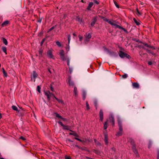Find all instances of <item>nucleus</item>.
Wrapping results in <instances>:
<instances>
[{
  "label": "nucleus",
  "instance_id": "nucleus-1",
  "mask_svg": "<svg viewBox=\"0 0 159 159\" xmlns=\"http://www.w3.org/2000/svg\"><path fill=\"white\" fill-rule=\"evenodd\" d=\"M128 141L130 142V144L132 145V150L133 152L136 155V157H139V155L136 148V145L134 139L131 138H129L128 139Z\"/></svg>",
  "mask_w": 159,
  "mask_h": 159
},
{
  "label": "nucleus",
  "instance_id": "nucleus-2",
  "mask_svg": "<svg viewBox=\"0 0 159 159\" xmlns=\"http://www.w3.org/2000/svg\"><path fill=\"white\" fill-rule=\"evenodd\" d=\"M44 92L45 95L47 96V99L48 101L50 100L51 97H53L55 98H56L55 95L53 93H50L49 91H44Z\"/></svg>",
  "mask_w": 159,
  "mask_h": 159
},
{
  "label": "nucleus",
  "instance_id": "nucleus-3",
  "mask_svg": "<svg viewBox=\"0 0 159 159\" xmlns=\"http://www.w3.org/2000/svg\"><path fill=\"white\" fill-rule=\"evenodd\" d=\"M103 20L106 22H108L109 24H111V25H114L115 26L116 28L120 29L121 27L118 25L117 24L114 23L113 22H111L110 20L107 19L105 18H103Z\"/></svg>",
  "mask_w": 159,
  "mask_h": 159
},
{
  "label": "nucleus",
  "instance_id": "nucleus-4",
  "mask_svg": "<svg viewBox=\"0 0 159 159\" xmlns=\"http://www.w3.org/2000/svg\"><path fill=\"white\" fill-rule=\"evenodd\" d=\"M60 58L63 61H65L66 60V58L65 56L64 52L63 50H61L59 52Z\"/></svg>",
  "mask_w": 159,
  "mask_h": 159
},
{
  "label": "nucleus",
  "instance_id": "nucleus-5",
  "mask_svg": "<svg viewBox=\"0 0 159 159\" xmlns=\"http://www.w3.org/2000/svg\"><path fill=\"white\" fill-rule=\"evenodd\" d=\"M85 39L84 43L85 44L87 43L89 41L90 39L91 38V35L89 33H86L85 35Z\"/></svg>",
  "mask_w": 159,
  "mask_h": 159
},
{
  "label": "nucleus",
  "instance_id": "nucleus-6",
  "mask_svg": "<svg viewBox=\"0 0 159 159\" xmlns=\"http://www.w3.org/2000/svg\"><path fill=\"white\" fill-rule=\"evenodd\" d=\"M97 21V17H93L92 20V22L90 24V25L91 27H93L95 24L96 22Z\"/></svg>",
  "mask_w": 159,
  "mask_h": 159
},
{
  "label": "nucleus",
  "instance_id": "nucleus-7",
  "mask_svg": "<svg viewBox=\"0 0 159 159\" xmlns=\"http://www.w3.org/2000/svg\"><path fill=\"white\" fill-rule=\"evenodd\" d=\"M100 120L102 121L103 120V112L102 109H100L99 113Z\"/></svg>",
  "mask_w": 159,
  "mask_h": 159
},
{
  "label": "nucleus",
  "instance_id": "nucleus-8",
  "mask_svg": "<svg viewBox=\"0 0 159 159\" xmlns=\"http://www.w3.org/2000/svg\"><path fill=\"white\" fill-rule=\"evenodd\" d=\"M104 140L106 144H107L108 143V135L107 133L104 132Z\"/></svg>",
  "mask_w": 159,
  "mask_h": 159
},
{
  "label": "nucleus",
  "instance_id": "nucleus-9",
  "mask_svg": "<svg viewBox=\"0 0 159 159\" xmlns=\"http://www.w3.org/2000/svg\"><path fill=\"white\" fill-rule=\"evenodd\" d=\"M47 55L50 58H53V56L52 54V52L51 50H49L47 52Z\"/></svg>",
  "mask_w": 159,
  "mask_h": 159
},
{
  "label": "nucleus",
  "instance_id": "nucleus-10",
  "mask_svg": "<svg viewBox=\"0 0 159 159\" xmlns=\"http://www.w3.org/2000/svg\"><path fill=\"white\" fill-rule=\"evenodd\" d=\"M126 53H125L121 51H120L119 52V55L121 58H124L125 57Z\"/></svg>",
  "mask_w": 159,
  "mask_h": 159
},
{
  "label": "nucleus",
  "instance_id": "nucleus-11",
  "mask_svg": "<svg viewBox=\"0 0 159 159\" xmlns=\"http://www.w3.org/2000/svg\"><path fill=\"white\" fill-rule=\"evenodd\" d=\"M70 131L72 132V133H70L69 134L72 135L75 137H78L79 136L78 134L75 131L71 130H70Z\"/></svg>",
  "mask_w": 159,
  "mask_h": 159
},
{
  "label": "nucleus",
  "instance_id": "nucleus-12",
  "mask_svg": "<svg viewBox=\"0 0 159 159\" xmlns=\"http://www.w3.org/2000/svg\"><path fill=\"white\" fill-rule=\"evenodd\" d=\"M110 120L112 122V126L115 125V120L114 117L111 116L109 118Z\"/></svg>",
  "mask_w": 159,
  "mask_h": 159
},
{
  "label": "nucleus",
  "instance_id": "nucleus-13",
  "mask_svg": "<svg viewBox=\"0 0 159 159\" xmlns=\"http://www.w3.org/2000/svg\"><path fill=\"white\" fill-rule=\"evenodd\" d=\"M68 82L69 83V85L71 86H73L74 85V83L71 81L70 77H69V79H68Z\"/></svg>",
  "mask_w": 159,
  "mask_h": 159
},
{
  "label": "nucleus",
  "instance_id": "nucleus-14",
  "mask_svg": "<svg viewBox=\"0 0 159 159\" xmlns=\"http://www.w3.org/2000/svg\"><path fill=\"white\" fill-rule=\"evenodd\" d=\"M132 85L134 88H139V85L137 83H133L132 84Z\"/></svg>",
  "mask_w": 159,
  "mask_h": 159
},
{
  "label": "nucleus",
  "instance_id": "nucleus-15",
  "mask_svg": "<svg viewBox=\"0 0 159 159\" xmlns=\"http://www.w3.org/2000/svg\"><path fill=\"white\" fill-rule=\"evenodd\" d=\"M1 40L2 41L3 43L5 45H7L8 44V42L7 40L4 38L2 37Z\"/></svg>",
  "mask_w": 159,
  "mask_h": 159
},
{
  "label": "nucleus",
  "instance_id": "nucleus-16",
  "mask_svg": "<svg viewBox=\"0 0 159 159\" xmlns=\"http://www.w3.org/2000/svg\"><path fill=\"white\" fill-rule=\"evenodd\" d=\"M93 2H89V5L87 8V9L88 10H90V8L93 6Z\"/></svg>",
  "mask_w": 159,
  "mask_h": 159
},
{
  "label": "nucleus",
  "instance_id": "nucleus-17",
  "mask_svg": "<svg viewBox=\"0 0 159 159\" xmlns=\"http://www.w3.org/2000/svg\"><path fill=\"white\" fill-rule=\"evenodd\" d=\"M74 93L75 96L76 97H77L78 96V94H77V89L76 87H75L74 88Z\"/></svg>",
  "mask_w": 159,
  "mask_h": 159
},
{
  "label": "nucleus",
  "instance_id": "nucleus-18",
  "mask_svg": "<svg viewBox=\"0 0 159 159\" xmlns=\"http://www.w3.org/2000/svg\"><path fill=\"white\" fill-rule=\"evenodd\" d=\"M38 75V74L35 72V71H34L33 72V78L34 79H35L37 77Z\"/></svg>",
  "mask_w": 159,
  "mask_h": 159
},
{
  "label": "nucleus",
  "instance_id": "nucleus-19",
  "mask_svg": "<svg viewBox=\"0 0 159 159\" xmlns=\"http://www.w3.org/2000/svg\"><path fill=\"white\" fill-rule=\"evenodd\" d=\"M107 125H108V123H107V121L105 122L104 124V125H103V128H104V129H106L107 128Z\"/></svg>",
  "mask_w": 159,
  "mask_h": 159
},
{
  "label": "nucleus",
  "instance_id": "nucleus-20",
  "mask_svg": "<svg viewBox=\"0 0 159 159\" xmlns=\"http://www.w3.org/2000/svg\"><path fill=\"white\" fill-rule=\"evenodd\" d=\"M2 73L4 75V76H5V77H7V74L6 72L5 71V70H4L3 68H2Z\"/></svg>",
  "mask_w": 159,
  "mask_h": 159
},
{
  "label": "nucleus",
  "instance_id": "nucleus-21",
  "mask_svg": "<svg viewBox=\"0 0 159 159\" xmlns=\"http://www.w3.org/2000/svg\"><path fill=\"white\" fill-rule=\"evenodd\" d=\"M9 23V21L7 20L4 22L1 25V26L2 27H4L5 26L7 25Z\"/></svg>",
  "mask_w": 159,
  "mask_h": 159
},
{
  "label": "nucleus",
  "instance_id": "nucleus-22",
  "mask_svg": "<svg viewBox=\"0 0 159 159\" xmlns=\"http://www.w3.org/2000/svg\"><path fill=\"white\" fill-rule=\"evenodd\" d=\"M1 49L6 54H7V49L6 47H4V46H3L2 47Z\"/></svg>",
  "mask_w": 159,
  "mask_h": 159
},
{
  "label": "nucleus",
  "instance_id": "nucleus-23",
  "mask_svg": "<svg viewBox=\"0 0 159 159\" xmlns=\"http://www.w3.org/2000/svg\"><path fill=\"white\" fill-rule=\"evenodd\" d=\"M39 57H42V56H43L42 54L43 53V50L41 49H40L39 51Z\"/></svg>",
  "mask_w": 159,
  "mask_h": 159
},
{
  "label": "nucleus",
  "instance_id": "nucleus-24",
  "mask_svg": "<svg viewBox=\"0 0 159 159\" xmlns=\"http://www.w3.org/2000/svg\"><path fill=\"white\" fill-rule=\"evenodd\" d=\"M11 107H12V108L13 110L16 111H17L18 112H19V111L17 107L16 106H14V105H13Z\"/></svg>",
  "mask_w": 159,
  "mask_h": 159
},
{
  "label": "nucleus",
  "instance_id": "nucleus-25",
  "mask_svg": "<svg viewBox=\"0 0 159 159\" xmlns=\"http://www.w3.org/2000/svg\"><path fill=\"white\" fill-rule=\"evenodd\" d=\"M76 20L80 23L82 22V20L80 16H78L76 17Z\"/></svg>",
  "mask_w": 159,
  "mask_h": 159
},
{
  "label": "nucleus",
  "instance_id": "nucleus-26",
  "mask_svg": "<svg viewBox=\"0 0 159 159\" xmlns=\"http://www.w3.org/2000/svg\"><path fill=\"white\" fill-rule=\"evenodd\" d=\"M69 126L67 125H64V126H63V129L65 130H69L70 129L68 128Z\"/></svg>",
  "mask_w": 159,
  "mask_h": 159
},
{
  "label": "nucleus",
  "instance_id": "nucleus-27",
  "mask_svg": "<svg viewBox=\"0 0 159 159\" xmlns=\"http://www.w3.org/2000/svg\"><path fill=\"white\" fill-rule=\"evenodd\" d=\"M133 20L137 25H140V23L135 18H134Z\"/></svg>",
  "mask_w": 159,
  "mask_h": 159
},
{
  "label": "nucleus",
  "instance_id": "nucleus-28",
  "mask_svg": "<svg viewBox=\"0 0 159 159\" xmlns=\"http://www.w3.org/2000/svg\"><path fill=\"white\" fill-rule=\"evenodd\" d=\"M136 10L137 11V13H136L137 15L138 16H141L142 15V13L139 12L138 8H137L136 9Z\"/></svg>",
  "mask_w": 159,
  "mask_h": 159
},
{
  "label": "nucleus",
  "instance_id": "nucleus-29",
  "mask_svg": "<svg viewBox=\"0 0 159 159\" xmlns=\"http://www.w3.org/2000/svg\"><path fill=\"white\" fill-rule=\"evenodd\" d=\"M86 107L88 110H89L90 109V107L89 106L88 102V101H86Z\"/></svg>",
  "mask_w": 159,
  "mask_h": 159
},
{
  "label": "nucleus",
  "instance_id": "nucleus-30",
  "mask_svg": "<svg viewBox=\"0 0 159 159\" xmlns=\"http://www.w3.org/2000/svg\"><path fill=\"white\" fill-rule=\"evenodd\" d=\"M94 141L96 145H100L101 143L98 141H97L96 139H94Z\"/></svg>",
  "mask_w": 159,
  "mask_h": 159
},
{
  "label": "nucleus",
  "instance_id": "nucleus-31",
  "mask_svg": "<svg viewBox=\"0 0 159 159\" xmlns=\"http://www.w3.org/2000/svg\"><path fill=\"white\" fill-rule=\"evenodd\" d=\"M55 114L56 116L58 117V118L61 119L62 118V117L58 113H54Z\"/></svg>",
  "mask_w": 159,
  "mask_h": 159
},
{
  "label": "nucleus",
  "instance_id": "nucleus-32",
  "mask_svg": "<svg viewBox=\"0 0 159 159\" xmlns=\"http://www.w3.org/2000/svg\"><path fill=\"white\" fill-rule=\"evenodd\" d=\"M122 134L123 133L122 132L120 131L116 134V135L118 136H121L122 135Z\"/></svg>",
  "mask_w": 159,
  "mask_h": 159
},
{
  "label": "nucleus",
  "instance_id": "nucleus-33",
  "mask_svg": "<svg viewBox=\"0 0 159 159\" xmlns=\"http://www.w3.org/2000/svg\"><path fill=\"white\" fill-rule=\"evenodd\" d=\"M94 104L95 107H96V110H97V105H98L97 101L96 100L94 101Z\"/></svg>",
  "mask_w": 159,
  "mask_h": 159
},
{
  "label": "nucleus",
  "instance_id": "nucleus-34",
  "mask_svg": "<svg viewBox=\"0 0 159 159\" xmlns=\"http://www.w3.org/2000/svg\"><path fill=\"white\" fill-rule=\"evenodd\" d=\"M93 152L95 153L96 154H99L100 153V151L96 149H94L93 151Z\"/></svg>",
  "mask_w": 159,
  "mask_h": 159
},
{
  "label": "nucleus",
  "instance_id": "nucleus-35",
  "mask_svg": "<svg viewBox=\"0 0 159 159\" xmlns=\"http://www.w3.org/2000/svg\"><path fill=\"white\" fill-rule=\"evenodd\" d=\"M83 98L84 100H85L86 96V93L85 92H84L83 93Z\"/></svg>",
  "mask_w": 159,
  "mask_h": 159
},
{
  "label": "nucleus",
  "instance_id": "nucleus-36",
  "mask_svg": "<svg viewBox=\"0 0 159 159\" xmlns=\"http://www.w3.org/2000/svg\"><path fill=\"white\" fill-rule=\"evenodd\" d=\"M114 3L115 5V6H116V7L117 8H119L120 7H119V5L118 4V3L116 2V1H114Z\"/></svg>",
  "mask_w": 159,
  "mask_h": 159
},
{
  "label": "nucleus",
  "instance_id": "nucleus-37",
  "mask_svg": "<svg viewBox=\"0 0 159 159\" xmlns=\"http://www.w3.org/2000/svg\"><path fill=\"white\" fill-rule=\"evenodd\" d=\"M142 43L143 44L144 46H146V47H148L149 48H150V45H148V44L147 43Z\"/></svg>",
  "mask_w": 159,
  "mask_h": 159
},
{
  "label": "nucleus",
  "instance_id": "nucleus-38",
  "mask_svg": "<svg viewBox=\"0 0 159 159\" xmlns=\"http://www.w3.org/2000/svg\"><path fill=\"white\" fill-rule=\"evenodd\" d=\"M142 48L143 49H145V50H146V51L147 52H148V53H151V51L150 50H148V49H146V48H145L144 47H142Z\"/></svg>",
  "mask_w": 159,
  "mask_h": 159
},
{
  "label": "nucleus",
  "instance_id": "nucleus-39",
  "mask_svg": "<svg viewBox=\"0 0 159 159\" xmlns=\"http://www.w3.org/2000/svg\"><path fill=\"white\" fill-rule=\"evenodd\" d=\"M56 44L59 47H61V46L60 42L58 41L56 42Z\"/></svg>",
  "mask_w": 159,
  "mask_h": 159
},
{
  "label": "nucleus",
  "instance_id": "nucleus-40",
  "mask_svg": "<svg viewBox=\"0 0 159 159\" xmlns=\"http://www.w3.org/2000/svg\"><path fill=\"white\" fill-rule=\"evenodd\" d=\"M119 129L120 131L122 132L123 131V129L122 128V125L120 124V125H119Z\"/></svg>",
  "mask_w": 159,
  "mask_h": 159
},
{
  "label": "nucleus",
  "instance_id": "nucleus-41",
  "mask_svg": "<svg viewBox=\"0 0 159 159\" xmlns=\"http://www.w3.org/2000/svg\"><path fill=\"white\" fill-rule=\"evenodd\" d=\"M37 91L39 93H40V92H41L40 89H41V87H40V86L39 85H38L37 87Z\"/></svg>",
  "mask_w": 159,
  "mask_h": 159
},
{
  "label": "nucleus",
  "instance_id": "nucleus-42",
  "mask_svg": "<svg viewBox=\"0 0 159 159\" xmlns=\"http://www.w3.org/2000/svg\"><path fill=\"white\" fill-rule=\"evenodd\" d=\"M117 120L118 122V125H120V124L122 125L121 120L119 118H118Z\"/></svg>",
  "mask_w": 159,
  "mask_h": 159
},
{
  "label": "nucleus",
  "instance_id": "nucleus-43",
  "mask_svg": "<svg viewBox=\"0 0 159 159\" xmlns=\"http://www.w3.org/2000/svg\"><path fill=\"white\" fill-rule=\"evenodd\" d=\"M127 77L128 75L126 74H125L122 75V77L124 79L126 78Z\"/></svg>",
  "mask_w": 159,
  "mask_h": 159
},
{
  "label": "nucleus",
  "instance_id": "nucleus-44",
  "mask_svg": "<svg viewBox=\"0 0 159 159\" xmlns=\"http://www.w3.org/2000/svg\"><path fill=\"white\" fill-rule=\"evenodd\" d=\"M121 29L123 30V31H124L125 33H128V31H127V30H126L124 28L121 27Z\"/></svg>",
  "mask_w": 159,
  "mask_h": 159
},
{
  "label": "nucleus",
  "instance_id": "nucleus-45",
  "mask_svg": "<svg viewBox=\"0 0 159 159\" xmlns=\"http://www.w3.org/2000/svg\"><path fill=\"white\" fill-rule=\"evenodd\" d=\"M70 34H68V41L69 43H70Z\"/></svg>",
  "mask_w": 159,
  "mask_h": 159
},
{
  "label": "nucleus",
  "instance_id": "nucleus-46",
  "mask_svg": "<svg viewBox=\"0 0 159 159\" xmlns=\"http://www.w3.org/2000/svg\"><path fill=\"white\" fill-rule=\"evenodd\" d=\"M125 57H126L128 59L130 58V56L129 55L126 53L125 54Z\"/></svg>",
  "mask_w": 159,
  "mask_h": 159
},
{
  "label": "nucleus",
  "instance_id": "nucleus-47",
  "mask_svg": "<svg viewBox=\"0 0 159 159\" xmlns=\"http://www.w3.org/2000/svg\"><path fill=\"white\" fill-rule=\"evenodd\" d=\"M50 88L51 90L53 92L54 91V90L52 87V85L51 84H50Z\"/></svg>",
  "mask_w": 159,
  "mask_h": 159
},
{
  "label": "nucleus",
  "instance_id": "nucleus-48",
  "mask_svg": "<svg viewBox=\"0 0 159 159\" xmlns=\"http://www.w3.org/2000/svg\"><path fill=\"white\" fill-rule=\"evenodd\" d=\"M93 2L94 3L98 5L99 4V2L96 0H93Z\"/></svg>",
  "mask_w": 159,
  "mask_h": 159
},
{
  "label": "nucleus",
  "instance_id": "nucleus-49",
  "mask_svg": "<svg viewBox=\"0 0 159 159\" xmlns=\"http://www.w3.org/2000/svg\"><path fill=\"white\" fill-rule=\"evenodd\" d=\"M111 150H112V151H114V152H116V148H114V147H112V148H111Z\"/></svg>",
  "mask_w": 159,
  "mask_h": 159
},
{
  "label": "nucleus",
  "instance_id": "nucleus-50",
  "mask_svg": "<svg viewBox=\"0 0 159 159\" xmlns=\"http://www.w3.org/2000/svg\"><path fill=\"white\" fill-rule=\"evenodd\" d=\"M59 102H62V101L61 100H59L57 98H55Z\"/></svg>",
  "mask_w": 159,
  "mask_h": 159
},
{
  "label": "nucleus",
  "instance_id": "nucleus-51",
  "mask_svg": "<svg viewBox=\"0 0 159 159\" xmlns=\"http://www.w3.org/2000/svg\"><path fill=\"white\" fill-rule=\"evenodd\" d=\"M55 26H54L51 28L49 30L48 32H49L54 29Z\"/></svg>",
  "mask_w": 159,
  "mask_h": 159
},
{
  "label": "nucleus",
  "instance_id": "nucleus-52",
  "mask_svg": "<svg viewBox=\"0 0 159 159\" xmlns=\"http://www.w3.org/2000/svg\"><path fill=\"white\" fill-rule=\"evenodd\" d=\"M134 40L136 41V42H139V43H142V42H141L139 40H136V39H134Z\"/></svg>",
  "mask_w": 159,
  "mask_h": 159
},
{
  "label": "nucleus",
  "instance_id": "nucleus-53",
  "mask_svg": "<svg viewBox=\"0 0 159 159\" xmlns=\"http://www.w3.org/2000/svg\"><path fill=\"white\" fill-rule=\"evenodd\" d=\"M157 159H159V149L157 150Z\"/></svg>",
  "mask_w": 159,
  "mask_h": 159
},
{
  "label": "nucleus",
  "instance_id": "nucleus-54",
  "mask_svg": "<svg viewBox=\"0 0 159 159\" xmlns=\"http://www.w3.org/2000/svg\"><path fill=\"white\" fill-rule=\"evenodd\" d=\"M58 123L62 127L64 126V124L62 123L61 121H58Z\"/></svg>",
  "mask_w": 159,
  "mask_h": 159
},
{
  "label": "nucleus",
  "instance_id": "nucleus-55",
  "mask_svg": "<svg viewBox=\"0 0 159 159\" xmlns=\"http://www.w3.org/2000/svg\"><path fill=\"white\" fill-rule=\"evenodd\" d=\"M86 148L85 147H80V149H81L82 150H85Z\"/></svg>",
  "mask_w": 159,
  "mask_h": 159
},
{
  "label": "nucleus",
  "instance_id": "nucleus-56",
  "mask_svg": "<svg viewBox=\"0 0 159 159\" xmlns=\"http://www.w3.org/2000/svg\"><path fill=\"white\" fill-rule=\"evenodd\" d=\"M79 40H80L81 41L83 39V37L82 36H79Z\"/></svg>",
  "mask_w": 159,
  "mask_h": 159
},
{
  "label": "nucleus",
  "instance_id": "nucleus-57",
  "mask_svg": "<svg viewBox=\"0 0 159 159\" xmlns=\"http://www.w3.org/2000/svg\"><path fill=\"white\" fill-rule=\"evenodd\" d=\"M75 139H76V140H78V141H80V142H81L82 141L80 139H78V138H77L75 137Z\"/></svg>",
  "mask_w": 159,
  "mask_h": 159
},
{
  "label": "nucleus",
  "instance_id": "nucleus-58",
  "mask_svg": "<svg viewBox=\"0 0 159 159\" xmlns=\"http://www.w3.org/2000/svg\"><path fill=\"white\" fill-rule=\"evenodd\" d=\"M20 139H22L23 140H25V138L23 137L22 136L20 137Z\"/></svg>",
  "mask_w": 159,
  "mask_h": 159
},
{
  "label": "nucleus",
  "instance_id": "nucleus-59",
  "mask_svg": "<svg viewBox=\"0 0 159 159\" xmlns=\"http://www.w3.org/2000/svg\"><path fill=\"white\" fill-rule=\"evenodd\" d=\"M45 39H43L42 40V42H41V45H42L43 44V43H44V42L45 41Z\"/></svg>",
  "mask_w": 159,
  "mask_h": 159
},
{
  "label": "nucleus",
  "instance_id": "nucleus-60",
  "mask_svg": "<svg viewBox=\"0 0 159 159\" xmlns=\"http://www.w3.org/2000/svg\"><path fill=\"white\" fill-rule=\"evenodd\" d=\"M149 48H152L153 49H155V48L153 46H151L150 45Z\"/></svg>",
  "mask_w": 159,
  "mask_h": 159
},
{
  "label": "nucleus",
  "instance_id": "nucleus-61",
  "mask_svg": "<svg viewBox=\"0 0 159 159\" xmlns=\"http://www.w3.org/2000/svg\"><path fill=\"white\" fill-rule=\"evenodd\" d=\"M152 55L154 56L155 57L156 56V53H154L153 52H151V53H150Z\"/></svg>",
  "mask_w": 159,
  "mask_h": 159
},
{
  "label": "nucleus",
  "instance_id": "nucleus-62",
  "mask_svg": "<svg viewBox=\"0 0 159 159\" xmlns=\"http://www.w3.org/2000/svg\"><path fill=\"white\" fill-rule=\"evenodd\" d=\"M65 159H71V158L70 157L66 156Z\"/></svg>",
  "mask_w": 159,
  "mask_h": 159
},
{
  "label": "nucleus",
  "instance_id": "nucleus-63",
  "mask_svg": "<svg viewBox=\"0 0 159 159\" xmlns=\"http://www.w3.org/2000/svg\"><path fill=\"white\" fill-rule=\"evenodd\" d=\"M151 145H152V143L151 142H150L149 143V146L148 147V148H150L151 147Z\"/></svg>",
  "mask_w": 159,
  "mask_h": 159
},
{
  "label": "nucleus",
  "instance_id": "nucleus-64",
  "mask_svg": "<svg viewBox=\"0 0 159 159\" xmlns=\"http://www.w3.org/2000/svg\"><path fill=\"white\" fill-rule=\"evenodd\" d=\"M148 64L149 65H151L152 64V62L151 61H149L148 62Z\"/></svg>",
  "mask_w": 159,
  "mask_h": 159
}]
</instances>
